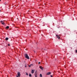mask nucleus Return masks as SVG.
Masks as SVG:
<instances>
[{
  "label": "nucleus",
  "mask_w": 77,
  "mask_h": 77,
  "mask_svg": "<svg viewBox=\"0 0 77 77\" xmlns=\"http://www.w3.org/2000/svg\"><path fill=\"white\" fill-rule=\"evenodd\" d=\"M25 57L27 59H29L30 58H29V57L28 56V55L27 54H25Z\"/></svg>",
  "instance_id": "1"
},
{
  "label": "nucleus",
  "mask_w": 77,
  "mask_h": 77,
  "mask_svg": "<svg viewBox=\"0 0 77 77\" xmlns=\"http://www.w3.org/2000/svg\"><path fill=\"white\" fill-rule=\"evenodd\" d=\"M34 72H35V70H34V69L32 70L31 73H32V74H33Z\"/></svg>",
  "instance_id": "2"
},
{
  "label": "nucleus",
  "mask_w": 77,
  "mask_h": 77,
  "mask_svg": "<svg viewBox=\"0 0 77 77\" xmlns=\"http://www.w3.org/2000/svg\"><path fill=\"white\" fill-rule=\"evenodd\" d=\"M56 36H57V38H58L59 39H60V36H59V35H56Z\"/></svg>",
  "instance_id": "3"
},
{
  "label": "nucleus",
  "mask_w": 77,
  "mask_h": 77,
  "mask_svg": "<svg viewBox=\"0 0 77 77\" xmlns=\"http://www.w3.org/2000/svg\"><path fill=\"white\" fill-rule=\"evenodd\" d=\"M39 68L42 70H43L44 69V68H43V67H42V66H40Z\"/></svg>",
  "instance_id": "4"
},
{
  "label": "nucleus",
  "mask_w": 77,
  "mask_h": 77,
  "mask_svg": "<svg viewBox=\"0 0 77 77\" xmlns=\"http://www.w3.org/2000/svg\"><path fill=\"white\" fill-rule=\"evenodd\" d=\"M37 74H38V73H37V72H35V77L36 76H38Z\"/></svg>",
  "instance_id": "5"
},
{
  "label": "nucleus",
  "mask_w": 77,
  "mask_h": 77,
  "mask_svg": "<svg viewBox=\"0 0 77 77\" xmlns=\"http://www.w3.org/2000/svg\"><path fill=\"white\" fill-rule=\"evenodd\" d=\"M51 72H49L46 73V75H50V74H51Z\"/></svg>",
  "instance_id": "6"
},
{
  "label": "nucleus",
  "mask_w": 77,
  "mask_h": 77,
  "mask_svg": "<svg viewBox=\"0 0 77 77\" xmlns=\"http://www.w3.org/2000/svg\"><path fill=\"white\" fill-rule=\"evenodd\" d=\"M1 23L2 24H3V25H4L5 24V23H4V22L3 21H1Z\"/></svg>",
  "instance_id": "7"
},
{
  "label": "nucleus",
  "mask_w": 77,
  "mask_h": 77,
  "mask_svg": "<svg viewBox=\"0 0 77 77\" xmlns=\"http://www.w3.org/2000/svg\"><path fill=\"white\" fill-rule=\"evenodd\" d=\"M17 75L19 77H20V72H18L17 73Z\"/></svg>",
  "instance_id": "8"
},
{
  "label": "nucleus",
  "mask_w": 77,
  "mask_h": 77,
  "mask_svg": "<svg viewBox=\"0 0 77 77\" xmlns=\"http://www.w3.org/2000/svg\"><path fill=\"white\" fill-rule=\"evenodd\" d=\"M8 39H9V38H8V37L6 38H5V40H6V41H8Z\"/></svg>",
  "instance_id": "9"
},
{
  "label": "nucleus",
  "mask_w": 77,
  "mask_h": 77,
  "mask_svg": "<svg viewBox=\"0 0 77 77\" xmlns=\"http://www.w3.org/2000/svg\"><path fill=\"white\" fill-rule=\"evenodd\" d=\"M40 77H42V74H40Z\"/></svg>",
  "instance_id": "10"
},
{
  "label": "nucleus",
  "mask_w": 77,
  "mask_h": 77,
  "mask_svg": "<svg viewBox=\"0 0 77 77\" xmlns=\"http://www.w3.org/2000/svg\"><path fill=\"white\" fill-rule=\"evenodd\" d=\"M29 77H32V75L31 74H29Z\"/></svg>",
  "instance_id": "11"
},
{
  "label": "nucleus",
  "mask_w": 77,
  "mask_h": 77,
  "mask_svg": "<svg viewBox=\"0 0 77 77\" xmlns=\"http://www.w3.org/2000/svg\"><path fill=\"white\" fill-rule=\"evenodd\" d=\"M9 26H8L6 27V29H9Z\"/></svg>",
  "instance_id": "12"
},
{
  "label": "nucleus",
  "mask_w": 77,
  "mask_h": 77,
  "mask_svg": "<svg viewBox=\"0 0 77 77\" xmlns=\"http://www.w3.org/2000/svg\"><path fill=\"white\" fill-rule=\"evenodd\" d=\"M30 65H31V66H33V64H30Z\"/></svg>",
  "instance_id": "13"
},
{
  "label": "nucleus",
  "mask_w": 77,
  "mask_h": 77,
  "mask_svg": "<svg viewBox=\"0 0 77 77\" xmlns=\"http://www.w3.org/2000/svg\"><path fill=\"white\" fill-rule=\"evenodd\" d=\"M26 75H28V73H26Z\"/></svg>",
  "instance_id": "14"
},
{
  "label": "nucleus",
  "mask_w": 77,
  "mask_h": 77,
  "mask_svg": "<svg viewBox=\"0 0 77 77\" xmlns=\"http://www.w3.org/2000/svg\"><path fill=\"white\" fill-rule=\"evenodd\" d=\"M28 66L29 67H30V66H31V65H29Z\"/></svg>",
  "instance_id": "15"
},
{
  "label": "nucleus",
  "mask_w": 77,
  "mask_h": 77,
  "mask_svg": "<svg viewBox=\"0 0 77 77\" xmlns=\"http://www.w3.org/2000/svg\"><path fill=\"white\" fill-rule=\"evenodd\" d=\"M8 46H10V44H8Z\"/></svg>",
  "instance_id": "16"
},
{
  "label": "nucleus",
  "mask_w": 77,
  "mask_h": 77,
  "mask_svg": "<svg viewBox=\"0 0 77 77\" xmlns=\"http://www.w3.org/2000/svg\"><path fill=\"white\" fill-rule=\"evenodd\" d=\"M75 52H76V53H77V50H76L75 51Z\"/></svg>",
  "instance_id": "17"
},
{
  "label": "nucleus",
  "mask_w": 77,
  "mask_h": 77,
  "mask_svg": "<svg viewBox=\"0 0 77 77\" xmlns=\"http://www.w3.org/2000/svg\"><path fill=\"white\" fill-rule=\"evenodd\" d=\"M40 63H41L40 62H38V64H40Z\"/></svg>",
  "instance_id": "18"
},
{
  "label": "nucleus",
  "mask_w": 77,
  "mask_h": 77,
  "mask_svg": "<svg viewBox=\"0 0 77 77\" xmlns=\"http://www.w3.org/2000/svg\"><path fill=\"white\" fill-rule=\"evenodd\" d=\"M51 77H53V76L52 75H51Z\"/></svg>",
  "instance_id": "19"
},
{
  "label": "nucleus",
  "mask_w": 77,
  "mask_h": 77,
  "mask_svg": "<svg viewBox=\"0 0 77 77\" xmlns=\"http://www.w3.org/2000/svg\"><path fill=\"white\" fill-rule=\"evenodd\" d=\"M25 66V67H27V66H26H26Z\"/></svg>",
  "instance_id": "20"
},
{
  "label": "nucleus",
  "mask_w": 77,
  "mask_h": 77,
  "mask_svg": "<svg viewBox=\"0 0 77 77\" xmlns=\"http://www.w3.org/2000/svg\"><path fill=\"white\" fill-rule=\"evenodd\" d=\"M35 77H38V76H35Z\"/></svg>",
  "instance_id": "21"
},
{
  "label": "nucleus",
  "mask_w": 77,
  "mask_h": 77,
  "mask_svg": "<svg viewBox=\"0 0 77 77\" xmlns=\"http://www.w3.org/2000/svg\"><path fill=\"white\" fill-rule=\"evenodd\" d=\"M46 50V49H44V50Z\"/></svg>",
  "instance_id": "22"
},
{
  "label": "nucleus",
  "mask_w": 77,
  "mask_h": 77,
  "mask_svg": "<svg viewBox=\"0 0 77 77\" xmlns=\"http://www.w3.org/2000/svg\"><path fill=\"white\" fill-rule=\"evenodd\" d=\"M18 76H17V77H19Z\"/></svg>",
  "instance_id": "23"
},
{
  "label": "nucleus",
  "mask_w": 77,
  "mask_h": 77,
  "mask_svg": "<svg viewBox=\"0 0 77 77\" xmlns=\"http://www.w3.org/2000/svg\"><path fill=\"white\" fill-rule=\"evenodd\" d=\"M35 53V51H34Z\"/></svg>",
  "instance_id": "24"
},
{
  "label": "nucleus",
  "mask_w": 77,
  "mask_h": 77,
  "mask_svg": "<svg viewBox=\"0 0 77 77\" xmlns=\"http://www.w3.org/2000/svg\"><path fill=\"white\" fill-rule=\"evenodd\" d=\"M0 1H1V0H0Z\"/></svg>",
  "instance_id": "25"
}]
</instances>
